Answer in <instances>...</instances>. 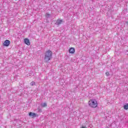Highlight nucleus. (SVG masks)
<instances>
[{"label": "nucleus", "instance_id": "f257e3e1", "mask_svg": "<svg viewBox=\"0 0 128 128\" xmlns=\"http://www.w3.org/2000/svg\"><path fill=\"white\" fill-rule=\"evenodd\" d=\"M52 58V52L50 50L46 51L44 54V62H48Z\"/></svg>", "mask_w": 128, "mask_h": 128}, {"label": "nucleus", "instance_id": "f03ea898", "mask_svg": "<svg viewBox=\"0 0 128 128\" xmlns=\"http://www.w3.org/2000/svg\"><path fill=\"white\" fill-rule=\"evenodd\" d=\"M88 104L91 108H96L98 106V101L96 99H91L88 102Z\"/></svg>", "mask_w": 128, "mask_h": 128}, {"label": "nucleus", "instance_id": "7ed1b4c3", "mask_svg": "<svg viewBox=\"0 0 128 128\" xmlns=\"http://www.w3.org/2000/svg\"><path fill=\"white\" fill-rule=\"evenodd\" d=\"M10 44V40H6L3 43L4 46H8Z\"/></svg>", "mask_w": 128, "mask_h": 128}, {"label": "nucleus", "instance_id": "20e7f679", "mask_svg": "<svg viewBox=\"0 0 128 128\" xmlns=\"http://www.w3.org/2000/svg\"><path fill=\"white\" fill-rule=\"evenodd\" d=\"M29 116H30V118H36V116H38V114H36L34 112H30Z\"/></svg>", "mask_w": 128, "mask_h": 128}, {"label": "nucleus", "instance_id": "39448f33", "mask_svg": "<svg viewBox=\"0 0 128 128\" xmlns=\"http://www.w3.org/2000/svg\"><path fill=\"white\" fill-rule=\"evenodd\" d=\"M63 22L62 20L58 19L56 20L55 24H56V26H60V24H62Z\"/></svg>", "mask_w": 128, "mask_h": 128}, {"label": "nucleus", "instance_id": "423d86ee", "mask_svg": "<svg viewBox=\"0 0 128 128\" xmlns=\"http://www.w3.org/2000/svg\"><path fill=\"white\" fill-rule=\"evenodd\" d=\"M24 42L25 44H27V46H30V40L28 38L24 39Z\"/></svg>", "mask_w": 128, "mask_h": 128}, {"label": "nucleus", "instance_id": "0eeeda50", "mask_svg": "<svg viewBox=\"0 0 128 128\" xmlns=\"http://www.w3.org/2000/svg\"><path fill=\"white\" fill-rule=\"evenodd\" d=\"M76 52V49L74 48H70L69 49V52L70 54H74Z\"/></svg>", "mask_w": 128, "mask_h": 128}, {"label": "nucleus", "instance_id": "6e6552de", "mask_svg": "<svg viewBox=\"0 0 128 128\" xmlns=\"http://www.w3.org/2000/svg\"><path fill=\"white\" fill-rule=\"evenodd\" d=\"M40 106L42 108H46V106H48V104L46 102L41 103Z\"/></svg>", "mask_w": 128, "mask_h": 128}, {"label": "nucleus", "instance_id": "1a4fd4ad", "mask_svg": "<svg viewBox=\"0 0 128 128\" xmlns=\"http://www.w3.org/2000/svg\"><path fill=\"white\" fill-rule=\"evenodd\" d=\"M124 110H128V103L126 104L124 106Z\"/></svg>", "mask_w": 128, "mask_h": 128}, {"label": "nucleus", "instance_id": "9d476101", "mask_svg": "<svg viewBox=\"0 0 128 128\" xmlns=\"http://www.w3.org/2000/svg\"><path fill=\"white\" fill-rule=\"evenodd\" d=\"M46 17L47 18H50V14H48V13H46Z\"/></svg>", "mask_w": 128, "mask_h": 128}, {"label": "nucleus", "instance_id": "9b49d317", "mask_svg": "<svg viewBox=\"0 0 128 128\" xmlns=\"http://www.w3.org/2000/svg\"><path fill=\"white\" fill-rule=\"evenodd\" d=\"M36 84V82H34L32 81L30 83V86H34V84Z\"/></svg>", "mask_w": 128, "mask_h": 128}, {"label": "nucleus", "instance_id": "f8f14e48", "mask_svg": "<svg viewBox=\"0 0 128 128\" xmlns=\"http://www.w3.org/2000/svg\"><path fill=\"white\" fill-rule=\"evenodd\" d=\"M106 76H110V72H106Z\"/></svg>", "mask_w": 128, "mask_h": 128}, {"label": "nucleus", "instance_id": "ddd939ff", "mask_svg": "<svg viewBox=\"0 0 128 128\" xmlns=\"http://www.w3.org/2000/svg\"><path fill=\"white\" fill-rule=\"evenodd\" d=\"M38 112H42V108H38Z\"/></svg>", "mask_w": 128, "mask_h": 128}, {"label": "nucleus", "instance_id": "4468645a", "mask_svg": "<svg viewBox=\"0 0 128 128\" xmlns=\"http://www.w3.org/2000/svg\"><path fill=\"white\" fill-rule=\"evenodd\" d=\"M22 81L21 82H20V86H22Z\"/></svg>", "mask_w": 128, "mask_h": 128}, {"label": "nucleus", "instance_id": "2eb2a0df", "mask_svg": "<svg viewBox=\"0 0 128 128\" xmlns=\"http://www.w3.org/2000/svg\"><path fill=\"white\" fill-rule=\"evenodd\" d=\"M126 24L128 25V22H126Z\"/></svg>", "mask_w": 128, "mask_h": 128}]
</instances>
